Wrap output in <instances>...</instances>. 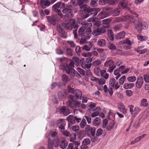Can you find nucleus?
<instances>
[{
	"label": "nucleus",
	"instance_id": "nucleus-1",
	"mask_svg": "<svg viewBox=\"0 0 149 149\" xmlns=\"http://www.w3.org/2000/svg\"><path fill=\"white\" fill-rule=\"evenodd\" d=\"M59 60L61 63L64 64H65L67 61V58L65 57L60 58ZM59 68L63 71H65L67 74H69L70 77L72 79L73 78L75 77V74L76 71L73 68L70 67L68 65H61L60 66Z\"/></svg>",
	"mask_w": 149,
	"mask_h": 149
},
{
	"label": "nucleus",
	"instance_id": "nucleus-2",
	"mask_svg": "<svg viewBox=\"0 0 149 149\" xmlns=\"http://www.w3.org/2000/svg\"><path fill=\"white\" fill-rule=\"evenodd\" d=\"M63 27L66 30H72L73 29H74L73 31V33L74 36V38L77 39L78 38V35L77 32L78 28V25L76 23V21L74 19H71L69 22L63 23L62 24Z\"/></svg>",
	"mask_w": 149,
	"mask_h": 149
},
{
	"label": "nucleus",
	"instance_id": "nucleus-3",
	"mask_svg": "<svg viewBox=\"0 0 149 149\" xmlns=\"http://www.w3.org/2000/svg\"><path fill=\"white\" fill-rule=\"evenodd\" d=\"M134 25L137 32L139 33L143 30H147L148 27V25L146 22L139 20H136Z\"/></svg>",
	"mask_w": 149,
	"mask_h": 149
},
{
	"label": "nucleus",
	"instance_id": "nucleus-4",
	"mask_svg": "<svg viewBox=\"0 0 149 149\" xmlns=\"http://www.w3.org/2000/svg\"><path fill=\"white\" fill-rule=\"evenodd\" d=\"M60 145V139L58 138H56L53 141L49 138L48 139V149H52L53 146L56 148H58Z\"/></svg>",
	"mask_w": 149,
	"mask_h": 149
},
{
	"label": "nucleus",
	"instance_id": "nucleus-5",
	"mask_svg": "<svg viewBox=\"0 0 149 149\" xmlns=\"http://www.w3.org/2000/svg\"><path fill=\"white\" fill-rule=\"evenodd\" d=\"M96 129L95 127H91L89 125H87L85 127V134L88 136L91 137L94 136Z\"/></svg>",
	"mask_w": 149,
	"mask_h": 149
},
{
	"label": "nucleus",
	"instance_id": "nucleus-6",
	"mask_svg": "<svg viewBox=\"0 0 149 149\" xmlns=\"http://www.w3.org/2000/svg\"><path fill=\"white\" fill-rule=\"evenodd\" d=\"M47 18L48 22L53 25H56V22H59L61 19V18L57 15L52 16H47Z\"/></svg>",
	"mask_w": 149,
	"mask_h": 149
},
{
	"label": "nucleus",
	"instance_id": "nucleus-7",
	"mask_svg": "<svg viewBox=\"0 0 149 149\" xmlns=\"http://www.w3.org/2000/svg\"><path fill=\"white\" fill-rule=\"evenodd\" d=\"M106 67H109L108 70V71L110 73L112 72L113 70L116 68V65L113 60H109L107 61L104 64Z\"/></svg>",
	"mask_w": 149,
	"mask_h": 149
},
{
	"label": "nucleus",
	"instance_id": "nucleus-8",
	"mask_svg": "<svg viewBox=\"0 0 149 149\" xmlns=\"http://www.w3.org/2000/svg\"><path fill=\"white\" fill-rule=\"evenodd\" d=\"M63 13L65 14V16L69 17H72L73 16L72 11V7L71 6H67L62 10Z\"/></svg>",
	"mask_w": 149,
	"mask_h": 149
},
{
	"label": "nucleus",
	"instance_id": "nucleus-9",
	"mask_svg": "<svg viewBox=\"0 0 149 149\" xmlns=\"http://www.w3.org/2000/svg\"><path fill=\"white\" fill-rule=\"evenodd\" d=\"M105 32L106 30L104 28L98 27L94 29L92 33L94 36H97L104 33Z\"/></svg>",
	"mask_w": 149,
	"mask_h": 149
},
{
	"label": "nucleus",
	"instance_id": "nucleus-10",
	"mask_svg": "<svg viewBox=\"0 0 149 149\" xmlns=\"http://www.w3.org/2000/svg\"><path fill=\"white\" fill-rule=\"evenodd\" d=\"M100 10L99 8H91L90 7L88 8L87 9V12L88 13H90V16L92 17H94L96 16L97 13Z\"/></svg>",
	"mask_w": 149,
	"mask_h": 149
},
{
	"label": "nucleus",
	"instance_id": "nucleus-11",
	"mask_svg": "<svg viewBox=\"0 0 149 149\" xmlns=\"http://www.w3.org/2000/svg\"><path fill=\"white\" fill-rule=\"evenodd\" d=\"M65 4L61 1H58L54 4L52 7V10L54 11H56L59 8H63L65 7Z\"/></svg>",
	"mask_w": 149,
	"mask_h": 149
},
{
	"label": "nucleus",
	"instance_id": "nucleus-12",
	"mask_svg": "<svg viewBox=\"0 0 149 149\" xmlns=\"http://www.w3.org/2000/svg\"><path fill=\"white\" fill-rule=\"evenodd\" d=\"M58 112L60 114H63L65 116H67L70 113V110L65 106H63L61 107L58 110Z\"/></svg>",
	"mask_w": 149,
	"mask_h": 149
},
{
	"label": "nucleus",
	"instance_id": "nucleus-13",
	"mask_svg": "<svg viewBox=\"0 0 149 149\" xmlns=\"http://www.w3.org/2000/svg\"><path fill=\"white\" fill-rule=\"evenodd\" d=\"M124 21L128 23L132 22L134 24L136 21V19L133 17V16L129 15L124 16Z\"/></svg>",
	"mask_w": 149,
	"mask_h": 149
},
{
	"label": "nucleus",
	"instance_id": "nucleus-14",
	"mask_svg": "<svg viewBox=\"0 0 149 149\" xmlns=\"http://www.w3.org/2000/svg\"><path fill=\"white\" fill-rule=\"evenodd\" d=\"M97 70L100 71L101 76L102 78L104 79L105 80L109 78V75L106 72V69L100 70V69L98 68Z\"/></svg>",
	"mask_w": 149,
	"mask_h": 149
},
{
	"label": "nucleus",
	"instance_id": "nucleus-15",
	"mask_svg": "<svg viewBox=\"0 0 149 149\" xmlns=\"http://www.w3.org/2000/svg\"><path fill=\"white\" fill-rule=\"evenodd\" d=\"M66 95V90L62 89L59 91L58 93V96L60 100H62L65 97Z\"/></svg>",
	"mask_w": 149,
	"mask_h": 149
},
{
	"label": "nucleus",
	"instance_id": "nucleus-16",
	"mask_svg": "<svg viewBox=\"0 0 149 149\" xmlns=\"http://www.w3.org/2000/svg\"><path fill=\"white\" fill-rule=\"evenodd\" d=\"M143 83V79L142 77H139L136 82V87L138 88H140L142 86Z\"/></svg>",
	"mask_w": 149,
	"mask_h": 149
},
{
	"label": "nucleus",
	"instance_id": "nucleus-17",
	"mask_svg": "<svg viewBox=\"0 0 149 149\" xmlns=\"http://www.w3.org/2000/svg\"><path fill=\"white\" fill-rule=\"evenodd\" d=\"M56 30L61 35V37L64 38H66L67 37L64 36L65 34V31L64 29L62 28L61 25L59 24H58L56 25Z\"/></svg>",
	"mask_w": 149,
	"mask_h": 149
},
{
	"label": "nucleus",
	"instance_id": "nucleus-18",
	"mask_svg": "<svg viewBox=\"0 0 149 149\" xmlns=\"http://www.w3.org/2000/svg\"><path fill=\"white\" fill-rule=\"evenodd\" d=\"M40 5L42 8L44 9L49 6L50 5V2L48 0H41Z\"/></svg>",
	"mask_w": 149,
	"mask_h": 149
},
{
	"label": "nucleus",
	"instance_id": "nucleus-19",
	"mask_svg": "<svg viewBox=\"0 0 149 149\" xmlns=\"http://www.w3.org/2000/svg\"><path fill=\"white\" fill-rule=\"evenodd\" d=\"M69 100L67 102L68 106H69L70 108L74 109V101L73 99V97L71 95H69Z\"/></svg>",
	"mask_w": 149,
	"mask_h": 149
},
{
	"label": "nucleus",
	"instance_id": "nucleus-20",
	"mask_svg": "<svg viewBox=\"0 0 149 149\" xmlns=\"http://www.w3.org/2000/svg\"><path fill=\"white\" fill-rule=\"evenodd\" d=\"M86 24L81 26L78 30L79 35L81 37L85 35V29L86 28Z\"/></svg>",
	"mask_w": 149,
	"mask_h": 149
},
{
	"label": "nucleus",
	"instance_id": "nucleus-21",
	"mask_svg": "<svg viewBox=\"0 0 149 149\" xmlns=\"http://www.w3.org/2000/svg\"><path fill=\"white\" fill-rule=\"evenodd\" d=\"M58 123L60 124V125L59 127V130H63L65 129V121L62 119L58 120L57 121Z\"/></svg>",
	"mask_w": 149,
	"mask_h": 149
},
{
	"label": "nucleus",
	"instance_id": "nucleus-22",
	"mask_svg": "<svg viewBox=\"0 0 149 149\" xmlns=\"http://www.w3.org/2000/svg\"><path fill=\"white\" fill-rule=\"evenodd\" d=\"M86 28L85 29V34L89 35L91 33V28L92 26V24L90 23H87L86 24Z\"/></svg>",
	"mask_w": 149,
	"mask_h": 149
},
{
	"label": "nucleus",
	"instance_id": "nucleus-23",
	"mask_svg": "<svg viewBox=\"0 0 149 149\" xmlns=\"http://www.w3.org/2000/svg\"><path fill=\"white\" fill-rule=\"evenodd\" d=\"M111 22V20L109 18L104 19L102 20L103 28H108L109 26V24Z\"/></svg>",
	"mask_w": 149,
	"mask_h": 149
},
{
	"label": "nucleus",
	"instance_id": "nucleus-24",
	"mask_svg": "<svg viewBox=\"0 0 149 149\" xmlns=\"http://www.w3.org/2000/svg\"><path fill=\"white\" fill-rule=\"evenodd\" d=\"M67 119L69 123L68 124L69 126L71 124H74L75 123L74 116L70 115L67 117Z\"/></svg>",
	"mask_w": 149,
	"mask_h": 149
},
{
	"label": "nucleus",
	"instance_id": "nucleus-25",
	"mask_svg": "<svg viewBox=\"0 0 149 149\" xmlns=\"http://www.w3.org/2000/svg\"><path fill=\"white\" fill-rule=\"evenodd\" d=\"M82 67L84 69L86 68L89 69L90 68L91 65V64L85 62V61L82 59L81 61V64Z\"/></svg>",
	"mask_w": 149,
	"mask_h": 149
},
{
	"label": "nucleus",
	"instance_id": "nucleus-26",
	"mask_svg": "<svg viewBox=\"0 0 149 149\" xmlns=\"http://www.w3.org/2000/svg\"><path fill=\"white\" fill-rule=\"evenodd\" d=\"M82 60V59L80 60L79 58L76 57H74L72 58V61L77 66H79L80 64H81Z\"/></svg>",
	"mask_w": 149,
	"mask_h": 149
},
{
	"label": "nucleus",
	"instance_id": "nucleus-27",
	"mask_svg": "<svg viewBox=\"0 0 149 149\" xmlns=\"http://www.w3.org/2000/svg\"><path fill=\"white\" fill-rule=\"evenodd\" d=\"M125 33L124 31H122L117 33L115 36L116 39L120 40L123 38L125 36Z\"/></svg>",
	"mask_w": 149,
	"mask_h": 149
},
{
	"label": "nucleus",
	"instance_id": "nucleus-28",
	"mask_svg": "<svg viewBox=\"0 0 149 149\" xmlns=\"http://www.w3.org/2000/svg\"><path fill=\"white\" fill-rule=\"evenodd\" d=\"M75 96L78 99L81 100L82 99V93L81 91L79 89H76L74 93Z\"/></svg>",
	"mask_w": 149,
	"mask_h": 149
},
{
	"label": "nucleus",
	"instance_id": "nucleus-29",
	"mask_svg": "<svg viewBox=\"0 0 149 149\" xmlns=\"http://www.w3.org/2000/svg\"><path fill=\"white\" fill-rule=\"evenodd\" d=\"M70 3L72 5L77 4L79 6H81L83 4V0H71Z\"/></svg>",
	"mask_w": 149,
	"mask_h": 149
},
{
	"label": "nucleus",
	"instance_id": "nucleus-30",
	"mask_svg": "<svg viewBox=\"0 0 149 149\" xmlns=\"http://www.w3.org/2000/svg\"><path fill=\"white\" fill-rule=\"evenodd\" d=\"M106 41L105 39H100L98 40L97 41V45L101 47L104 46L106 45Z\"/></svg>",
	"mask_w": 149,
	"mask_h": 149
},
{
	"label": "nucleus",
	"instance_id": "nucleus-31",
	"mask_svg": "<svg viewBox=\"0 0 149 149\" xmlns=\"http://www.w3.org/2000/svg\"><path fill=\"white\" fill-rule=\"evenodd\" d=\"M120 8H116L112 10V14L113 16H117L118 15L120 12Z\"/></svg>",
	"mask_w": 149,
	"mask_h": 149
},
{
	"label": "nucleus",
	"instance_id": "nucleus-32",
	"mask_svg": "<svg viewBox=\"0 0 149 149\" xmlns=\"http://www.w3.org/2000/svg\"><path fill=\"white\" fill-rule=\"evenodd\" d=\"M92 47L93 44L91 42H90L89 43L88 45L84 46L82 49L84 50L88 51H89Z\"/></svg>",
	"mask_w": 149,
	"mask_h": 149
},
{
	"label": "nucleus",
	"instance_id": "nucleus-33",
	"mask_svg": "<svg viewBox=\"0 0 149 149\" xmlns=\"http://www.w3.org/2000/svg\"><path fill=\"white\" fill-rule=\"evenodd\" d=\"M107 16L106 13L103 11L99 13L97 16V17L98 19H102Z\"/></svg>",
	"mask_w": 149,
	"mask_h": 149
},
{
	"label": "nucleus",
	"instance_id": "nucleus-34",
	"mask_svg": "<svg viewBox=\"0 0 149 149\" xmlns=\"http://www.w3.org/2000/svg\"><path fill=\"white\" fill-rule=\"evenodd\" d=\"M114 125L115 122L113 120H112L107 126L106 129L108 130H110L114 127Z\"/></svg>",
	"mask_w": 149,
	"mask_h": 149
},
{
	"label": "nucleus",
	"instance_id": "nucleus-35",
	"mask_svg": "<svg viewBox=\"0 0 149 149\" xmlns=\"http://www.w3.org/2000/svg\"><path fill=\"white\" fill-rule=\"evenodd\" d=\"M127 0H123L120 2L119 6L123 8H125L127 7Z\"/></svg>",
	"mask_w": 149,
	"mask_h": 149
},
{
	"label": "nucleus",
	"instance_id": "nucleus-36",
	"mask_svg": "<svg viewBox=\"0 0 149 149\" xmlns=\"http://www.w3.org/2000/svg\"><path fill=\"white\" fill-rule=\"evenodd\" d=\"M62 80L63 84L65 85L68 81V77L66 74H64L62 76Z\"/></svg>",
	"mask_w": 149,
	"mask_h": 149
},
{
	"label": "nucleus",
	"instance_id": "nucleus-37",
	"mask_svg": "<svg viewBox=\"0 0 149 149\" xmlns=\"http://www.w3.org/2000/svg\"><path fill=\"white\" fill-rule=\"evenodd\" d=\"M134 86V83H125L123 85V88L125 89H130Z\"/></svg>",
	"mask_w": 149,
	"mask_h": 149
},
{
	"label": "nucleus",
	"instance_id": "nucleus-38",
	"mask_svg": "<svg viewBox=\"0 0 149 149\" xmlns=\"http://www.w3.org/2000/svg\"><path fill=\"white\" fill-rule=\"evenodd\" d=\"M96 104L95 103L91 102L90 105L88 107L87 109L88 110L93 111H94V108L96 107Z\"/></svg>",
	"mask_w": 149,
	"mask_h": 149
},
{
	"label": "nucleus",
	"instance_id": "nucleus-39",
	"mask_svg": "<svg viewBox=\"0 0 149 149\" xmlns=\"http://www.w3.org/2000/svg\"><path fill=\"white\" fill-rule=\"evenodd\" d=\"M68 144V142L65 140L63 141L60 143V147L62 149H65L67 146Z\"/></svg>",
	"mask_w": 149,
	"mask_h": 149
},
{
	"label": "nucleus",
	"instance_id": "nucleus-40",
	"mask_svg": "<svg viewBox=\"0 0 149 149\" xmlns=\"http://www.w3.org/2000/svg\"><path fill=\"white\" fill-rule=\"evenodd\" d=\"M101 123V119L99 118L96 117L93 121V123L95 126L99 125Z\"/></svg>",
	"mask_w": 149,
	"mask_h": 149
},
{
	"label": "nucleus",
	"instance_id": "nucleus-41",
	"mask_svg": "<svg viewBox=\"0 0 149 149\" xmlns=\"http://www.w3.org/2000/svg\"><path fill=\"white\" fill-rule=\"evenodd\" d=\"M116 81L115 79L114 78H112L110 79L109 81V86L110 87L113 88L116 83Z\"/></svg>",
	"mask_w": 149,
	"mask_h": 149
},
{
	"label": "nucleus",
	"instance_id": "nucleus-42",
	"mask_svg": "<svg viewBox=\"0 0 149 149\" xmlns=\"http://www.w3.org/2000/svg\"><path fill=\"white\" fill-rule=\"evenodd\" d=\"M137 38L138 39L141 41H145L148 39V37L146 36H142L141 35H138Z\"/></svg>",
	"mask_w": 149,
	"mask_h": 149
},
{
	"label": "nucleus",
	"instance_id": "nucleus-43",
	"mask_svg": "<svg viewBox=\"0 0 149 149\" xmlns=\"http://www.w3.org/2000/svg\"><path fill=\"white\" fill-rule=\"evenodd\" d=\"M119 1L118 0H109L108 3L109 5L114 6L117 4Z\"/></svg>",
	"mask_w": 149,
	"mask_h": 149
},
{
	"label": "nucleus",
	"instance_id": "nucleus-44",
	"mask_svg": "<svg viewBox=\"0 0 149 149\" xmlns=\"http://www.w3.org/2000/svg\"><path fill=\"white\" fill-rule=\"evenodd\" d=\"M80 126L81 128H84L86 124V122L85 119H83L80 122Z\"/></svg>",
	"mask_w": 149,
	"mask_h": 149
},
{
	"label": "nucleus",
	"instance_id": "nucleus-45",
	"mask_svg": "<svg viewBox=\"0 0 149 149\" xmlns=\"http://www.w3.org/2000/svg\"><path fill=\"white\" fill-rule=\"evenodd\" d=\"M124 16L122 17H118L115 18L114 22H119L122 21H124Z\"/></svg>",
	"mask_w": 149,
	"mask_h": 149
},
{
	"label": "nucleus",
	"instance_id": "nucleus-46",
	"mask_svg": "<svg viewBox=\"0 0 149 149\" xmlns=\"http://www.w3.org/2000/svg\"><path fill=\"white\" fill-rule=\"evenodd\" d=\"M112 8L110 7H107L104 8V9L103 11L105 13H106L107 15L108 16L110 14V13L111 12Z\"/></svg>",
	"mask_w": 149,
	"mask_h": 149
},
{
	"label": "nucleus",
	"instance_id": "nucleus-47",
	"mask_svg": "<svg viewBox=\"0 0 149 149\" xmlns=\"http://www.w3.org/2000/svg\"><path fill=\"white\" fill-rule=\"evenodd\" d=\"M128 81L130 82H134L136 80V77L135 76H132L128 77L127 78Z\"/></svg>",
	"mask_w": 149,
	"mask_h": 149
},
{
	"label": "nucleus",
	"instance_id": "nucleus-48",
	"mask_svg": "<svg viewBox=\"0 0 149 149\" xmlns=\"http://www.w3.org/2000/svg\"><path fill=\"white\" fill-rule=\"evenodd\" d=\"M126 79L125 76L123 75L119 79V83L120 85H123Z\"/></svg>",
	"mask_w": 149,
	"mask_h": 149
},
{
	"label": "nucleus",
	"instance_id": "nucleus-49",
	"mask_svg": "<svg viewBox=\"0 0 149 149\" xmlns=\"http://www.w3.org/2000/svg\"><path fill=\"white\" fill-rule=\"evenodd\" d=\"M73 51L72 49L70 48H67L66 53L68 55L72 56L73 55Z\"/></svg>",
	"mask_w": 149,
	"mask_h": 149
},
{
	"label": "nucleus",
	"instance_id": "nucleus-50",
	"mask_svg": "<svg viewBox=\"0 0 149 149\" xmlns=\"http://www.w3.org/2000/svg\"><path fill=\"white\" fill-rule=\"evenodd\" d=\"M106 81L103 78L98 79L97 83L100 85H103L105 83Z\"/></svg>",
	"mask_w": 149,
	"mask_h": 149
},
{
	"label": "nucleus",
	"instance_id": "nucleus-51",
	"mask_svg": "<svg viewBox=\"0 0 149 149\" xmlns=\"http://www.w3.org/2000/svg\"><path fill=\"white\" fill-rule=\"evenodd\" d=\"M141 109L138 107H135L134 109V116L135 117L140 111Z\"/></svg>",
	"mask_w": 149,
	"mask_h": 149
},
{
	"label": "nucleus",
	"instance_id": "nucleus-52",
	"mask_svg": "<svg viewBox=\"0 0 149 149\" xmlns=\"http://www.w3.org/2000/svg\"><path fill=\"white\" fill-rule=\"evenodd\" d=\"M108 47L111 50H115L117 48L116 46L113 44H110Z\"/></svg>",
	"mask_w": 149,
	"mask_h": 149
},
{
	"label": "nucleus",
	"instance_id": "nucleus-53",
	"mask_svg": "<svg viewBox=\"0 0 149 149\" xmlns=\"http://www.w3.org/2000/svg\"><path fill=\"white\" fill-rule=\"evenodd\" d=\"M141 105L143 107H146L147 106L148 102L147 100L145 98L143 99L141 101Z\"/></svg>",
	"mask_w": 149,
	"mask_h": 149
},
{
	"label": "nucleus",
	"instance_id": "nucleus-54",
	"mask_svg": "<svg viewBox=\"0 0 149 149\" xmlns=\"http://www.w3.org/2000/svg\"><path fill=\"white\" fill-rule=\"evenodd\" d=\"M91 143V141L89 139H84L82 143L84 145H87Z\"/></svg>",
	"mask_w": 149,
	"mask_h": 149
},
{
	"label": "nucleus",
	"instance_id": "nucleus-55",
	"mask_svg": "<svg viewBox=\"0 0 149 149\" xmlns=\"http://www.w3.org/2000/svg\"><path fill=\"white\" fill-rule=\"evenodd\" d=\"M102 130L101 128H100L97 130L96 134V135L97 136H99L102 135Z\"/></svg>",
	"mask_w": 149,
	"mask_h": 149
},
{
	"label": "nucleus",
	"instance_id": "nucleus-56",
	"mask_svg": "<svg viewBox=\"0 0 149 149\" xmlns=\"http://www.w3.org/2000/svg\"><path fill=\"white\" fill-rule=\"evenodd\" d=\"M77 72H79L81 75L83 76H84L85 75V72L82 69L78 68H77Z\"/></svg>",
	"mask_w": 149,
	"mask_h": 149
},
{
	"label": "nucleus",
	"instance_id": "nucleus-57",
	"mask_svg": "<svg viewBox=\"0 0 149 149\" xmlns=\"http://www.w3.org/2000/svg\"><path fill=\"white\" fill-rule=\"evenodd\" d=\"M122 27V25L121 24H120L115 26L113 29L115 31H119Z\"/></svg>",
	"mask_w": 149,
	"mask_h": 149
},
{
	"label": "nucleus",
	"instance_id": "nucleus-58",
	"mask_svg": "<svg viewBox=\"0 0 149 149\" xmlns=\"http://www.w3.org/2000/svg\"><path fill=\"white\" fill-rule=\"evenodd\" d=\"M67 89L68 91L70 93H74L75 90L74 88H71L70 85H68L67 86Z\"/></svg>",
	"mask_w": 149,
	"mask_h": 149
},
{
	"label": "nucleus",
	"instance_id": "nucleus-59",
	"mask_svg": "<svg viewBox=\"0 0 149 149\" xmlns=\"http://www.w3.org/2000/svg\"><path fill=\"white\" fill-rule=\"evenodd\" d=\"M80 6V8L82 9V10L86 12H87V9H88V8H87L86 4H84L83 5H82Z\"/></svg>",
	"mask_w": 149,
	"mask_h": 149
},
{
	"label": "nucleus",
	"instance_id": "nucleus-60",
	"mask_svg": "<svg viewBox=\"0 0 149 149\" xmlns=\"http://www.w3.org/2000/svg\"><path fill=\"white\" fill-rule=\"evenodd\" d=\"M130 108V112L131 113V114L134 116V110L133 109V108L134 107V106L133 105H130L128 106Z\"/></svg>",
	"mask_w": 149,
	"mask_h": 149
},
{
	"label": "nucleus",
	"instance_id": "nucleus-61",
	"mask_svg": "<svg viewBox=\"0 0 149 149\" xmlns=\"http://www.w3.org/2000/svg\"><path fill=\"white\" fill-rule=\"evenodd\" d=\"M147 51L146 49H143L137 50L136 51L139 54H143L146 52Z\"/></svg>",
	"mask_w": 149,
	"mask_h": 149
},
{
	"label": "nucleus",
	"instance_id": "nucleus-62",
	"mask_svg": "<svg viewBox=\"0 0 149 149\" xmlns=\"http://www.w3.org/2000/svg\"><path fill=\"white\" fill-rule=\"evenodd\" d=\"M108 123V121L107 119H105L103 121L102 126L104 128H106L107 127V125Z\"/></svg>",
	"mask_w": 149,
	"mask_h": 149
},
{
	"label": "nucleus",
	"instance_id": "nucleus-63",
	"mask_svg": "<svg viewBox=\"0 0 149 149\" xmlns=\"http://www.w3.org/2000/svg\"><path fill=\"white\" fill-rule=\"evenodd\" d=\"M123 44H127L129 45H131L132 44L131 41L128 39H127L123 41Z\"/></svg>",
	"mask_w": 149,
	"mask_h": 149
},
{
	"label": "nucleus",
	"instance_id": "nucleus-64",
	"mask_svg": "<svg viewBox=\"0 0 149 149\" xmlns=\"http://www.w3.org/2000/svg\"><path fill=\"white\" fill-rule=\"evenodd\" d=\"M144 79L145 82H149V75L145 74L144 75Z\"/></svg>",
	"mask_w": 149,
	"mask_h": 149
}]
</instances>
